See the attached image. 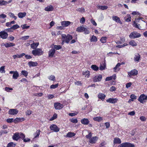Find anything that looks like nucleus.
<instances>
[{
    "instance_id": "obj_29",
    "label": "nucleus",
    "mask_w": 147,
    "mask_h": 147,
    "mask_svg": "<svg viewBox=\"0 0 147 147\" xmlns=\"http://www.w3.org/2000/svg\"><path fill=\"white\" fill-rule=\"evenodd\" d=\"M26 15V12H20L18 14V16L20 18H22L24 17Z\"/></svg>"
},
{
    "instance_id": "obj_50",
    "label": "nucleus",
    "mask_w": 147,
    "mask_h": 147,
    "mask_svg": "<svg viewBox=\"0 0 147 147\" xmlns=\"http://www.w3.org/2000/svg\"><path fill=\"white\" fill-rule=\"evenodd\" d=\"M21 73L22 74L25 76H28V72L26 71L23 70L21 71Z\"/></svg>"
},
{
    "instance_id": "obj_3",
    "label": "nucleus",
    "mask_w": 147,
    "mask_h": 147,
    "mask_svg": "<svg viewBox=\"0 0 147 147\" xmlns=\"http://www.w3.org/2000/svg\"><path fill=\"white\" fill-rule=\"evenodd\" d=\"M138 100L140 102L143 103L146 102V100H147V96L144 94L141 95L138 99Z\"/></svg>"
},
{
    "instance_id": "obj_25",
    "label": "nucleus",
    "mask_w": 147,
    "mask_h": 147,
    "mask_svg": "<svg viewBox=\"0 0 147 147\" xmlns=\"http://www.w3.org/2000/svg\"><path fill=\"white\" fill-rule=\"evenodd\" d=\"M28 64L30 67L36 66L37 65L38 63L36 62H32L31 61L28 62Z\"/></svg>"
},
{
    "instance_id": "obj_46",
    "label": "nucleus",
    "mask_w": 147,
    "mask_h": 147,
    "mask_svg": "<svg viewBox=\"0 0 147 147\" xmlns=\"http://www.w3.org/2000/svg\"><path fill=\"white\" fill-rule=\"evenodd\" d=\"M0 72L1 73H5V66H2L0 68Z\"/></svg>"
},
{
    "instance_id": "obj_37",
    "label": "nucleus",
    "mask_w": 147,
    "mask_h": 147,
    "mask_svg": "<svg viewBox=\"0 0 147 147\" xmlns=\"http://www.w3.org/2000/svg\"><path fill=\"white\" fill-rule=\"evenodd\" d=\"M91 67L94 71H97L98 69V67L95 65H92Z\"/></svg>"
},
{
    "instance_id": "obj_21",
    "label": "nucleus",
    "mask_w": 147,
    "mask_h": 147,
    "mask_svg": "<svg viewBox=\"0 0 147 147\" xmlns=\"http://www.w3.org/2000/svg\"><path fill=\"white\" fill-rule=\"evenodd\" d=\"M81 123L84 125H88L89 123V121L88 119L84 118L81 120Z\"/></svg>"
},
{
    "instance_id": "obj_47",
    "label": "nucleus",
    "mask_w": 147,
    "mask_h": 147,
    "mask_svg": "<svg viewBox=\"0 0 147 147\" xmlns=\"http://www.w3.org/2000/svg\"><path fill=\"white\" fill-rule=\"evenodd\" d=\"M57 117V115L56 113H55L53 115V117L50 118V121H53L56 119Z\"/></svg>"
},
{
    "instance_id": "obj_11",
    "label": "nucleus",
    "mask_w": 147,
    "mask_h": 147,
    "mask_svg": "<svg viewBox=\"0 0 147 147\" xmlns=\"http://www.w3.org/2000/svg\"><path fill=\"white\" fill-rule=\"evenodd\" d=\"M18 111L16 109H10L9 111V114L10 115H16L18 113Z\"/></svg>"
},
{
    "instance_id": "obj_18",
    "label": "nucleus",
    "mask_w": 147,
    "mask_h": 147,
    "mask_svg": "<svg viewBox=\"0 0 147 147\" xmlns=\"http://www.w3.org/2000/svg\"><path fill=\"white\" fill-rule=\"evenodd\" d=\"M140 57V55L138 53H136L134 57V60L135 61H138Z\"/></svg>"
},
{
    "instance_id": "obj_35",
    "label": "nucleus",
    "mask_w": 147,
    "mask_h": 147,
    "mask_svg": "<svg viewBox=\"0 0 147 147\" xmlns=\"http://www.w3.org/2000/svg\"><path fill=\"white\" fill-rule=\"evenodd\" d=\"M129 44L130 45L133 46H136L137 45V44L133 40L130 41Z\"/></svg>"
},
{
    "instance_id": "obj_36",
    "label": "nucleus",
    "mask_w": 147,
    "mask_h": 147,
    "mask_svg": "<svg viewBox=\"0 0 147 147\" xmlns=\"http://www.w3.org/2000/svg\"><path fill=\"white\" fill-rule=\"evenodd\" d=\"M16 146V144L11 142L9 143L7 145V147H14Z\"/></svg>"
},
{
    "instance_id": "obj_56",
    "label": "nucleus",
    "mask_w": 147,
    "mask_h": 147,
    "mask_svg": "<svg viewBox=\"0 0 147 147\" xmlns=\"http://www.w3.org/2000/svg\"><path fill=\"white\" fill-rule=\"evenodd\" d=\"M54 47L56 50H59L61 48V47L60 45H55Z\"/></svg>"
},
{
    "instance_id": "obj_34",
    "label": "nucleus",
    "mask_w": 147,
    "mask_h": 147,
    "mask_svg": "<svg viewBox=\"0 0 147 147\" xmlns=\"http://www.w3.org/2000/svg\"><path fill=\"white\" fill-rule=\"evenodd\" d=\"M131 17L129 15H127V17L124 18V20L127 22L131 21Z\"/></svg>"
},
{
    "instance_id": "obj_32",
    "label": "nucleus",
    "mask_w": 147,
    "mask_h": 147,
    "mask_svg": "<svg viewBox=\"0 0 147 147\" xmlns=\"http://www.w3.org/2000/svg\"><path fill=\"white\" fill-rule=\"evenodd\" d=\"M40 132L41 131L40 130H37L35 133L34 134V138H38L40 134Z\"/></svg>"
},
{
    "instance_id": "obj_13",
    "label": "nucleus",
    "mask_w": 147,
    "mask_h": 147,
    "mask_svg": "<svg viewBox=\"0 0 147 147\" xmlns=\"http://www.w3.org/2000/svg\"><path fill=\"white\" fill-rule=\"evenodd\" d=\"M113 20L119 23L120 24H122V22H121L119 17L116 16H113L112 17Z\"/></svg>"
},
{
    "instance_id": "obj_23",
    "label": "nucleus",
    "mask_w": 147,
    "mask_h": 147,
    "mask_svg": "<svg viewBox=\"0 0 147 147\" xmlns=\"http://www.w3.org/2000/svg\"><path fill=\"white\" fill-rule=\"evenodd\" d=\"M24 120V118H16L13 120V122L15 123H16L18 122L23 121Z\"/></svg>"
},
{
    "instance_id": "obj_5",
    "label": "nucleus",
    "mask_w": 147,
    "mask_h": 147,
    "mask_svg": "<svg viewBox=\"0 0 147 147\" xmlns=\"http://www.w3.org/2000/svg\"><path fill=\"white\" fill-rule=\"evenodd\" d=\"M50 129L55 132H58L59 131V128L58 127L57 125L55 124L51 125L50 127Z\"/></svg>"
},
{
    "instance_id": "obj_28",
    "label": "nucleus",
    "mask_w": 147,
    "mask_h": 147,
    "mask_svg": "<svg viewBox=\"0 0 147 147\" xmlns=\"http://www.w3.org/2000/svg\"><path fill=\"white\" fill-rule=\"evenodd\" d=\"M85 27L83 26L79 27L77 28L76 31H77L78 32H83Z\"/></svg>"
},
{
    "instance_id": "obj_57",
    "label": "nucleus",
    "mask_w": 147,
    "mask_h": 147,
    "mask_svg": "<svg viewBox=\"0 0 147 147\" xmlns=\"http://www.w3.org/2000/svg\"><path fill=\"white\" fill-rule=\"evenodd\" d=\"M13 89L12 88H10L7 87H6L5 88V90L7 91V92H10V90H12Z\"/></svg>"
},
{
    "instance_id": "obj_8",
    "label": "nucleus",
    "mask_w": 147,
    "mask_h": 147,
    "mask_svg": "<svg viewBox=\"0 0 147 147\" xmlns=\"http://www.w3.org/2000/svg\"><path fill=\"white\" fill-rule=\"evenodd\" d=\"M125 64V63L124 62H122L121 63H118L116 65V66L113 68L114 71L115 72H117L118 71H119L120 69L119 67L121 65L124 64Z\"/></svg>"
},
{
    "instance_id": "obj_54",
    "label": "nucleus",
    "mask_w": 147,
    "mask_h": 147,
    "mask_svg": "<svg viewBox=\"0 0 147 147\" xmlns=\"http://www.w3.org/2000/svg\"><path fill=\"white\" fill-rule=\"evenodd\" d=\"M70 121L74 123H76L78 122V120L77 119H72L70 120Z\"/></svg>"
},
{
    "instance_id": "obj_20",
    "label": "nucleus",
    "mask_w": 147,
    "mask_h": 147,
    "mask_svg": "<svg viewBox=\"0 0 147 147\" xmlns=\"http://www.w3.org/2000/svg\"><path fill=\"white\" fill-rule=\"evenodd\" d=\"M4 45L6 48L11 47H13L15 45V44L13 43L9 42V43H5L4 44Z\"/></svg>"
},
{
    "instance_id": "obj_15",
    "label": "nucleus",
    "mask_w": 147,
    "mask_h": 147,
    "mask_svg": "<svg viewBox=\"0 0 147 147\" xmlns=\"http://www.w3.org/2000/svg\"><path fill=\"white\" fill-rule=\"evenodd\" d=\"M55 51V50L54 49H51L50 50L49 52V56L50 57H53Z\"/></svg>"
},
{
    "instance_id": "obj_30",
    "label": "nucleus",
    "mask_w": 147,
    "mask_h": 147,
    "mask_svg": "<svg viewBox=\"0 0 147 147\" xmlns=\"http://www.w3.org/2000/svg\"><path fill=\"white\" fill-rule=\"evenodd\" d=\"M121 143V140L118 138H115L114 139V144H120Z\"/></svg>"
},
{
    "instance_id": "obj_41",
    "label": "nucleus",
    "mask_w": 147,
    "mask_h": 147,
    "mask_svg": "<svg viewBox=\"0 0 147 147\" xmlns=\"http://www.w3.org/2000/svg\"><path fill=\"white\" fill-rule=\"evenodd\" d=\"M9 15L11 18H14L15 20H16L17 19V17L14 16L13 13L10 12L9 13Z\"/></svg>"
},
{
    "instance_id": "obj_10",
    "label": "nucleus",
    "mask_w": 147,
    "mask_h": 147,
    "mask_svg": "<svg viewBox=\"0 0 147 147\" xmlns=\"http://www.w3.org/2000/svg\"><path fill=\"white\" fill-rule=\"evenodd\" d=\"M54 107L57 109H60L63 107V105L59 103L56 102L54 104Z\"/></svg>"
},
{
    "instance_id": "obj_7",
    "label": "nucleus",
    "mask_w": 147,
    "mask_h": 147,
    "mask_svg": "<svg viewBox=\"0 0 147 147\" xmlns=\"http://www.w3.org/2000/svg\"><path fill=\"white\" fill-rule=\"evenodd\" d=\"M9 74H13L12 78L13 79H17L19 76L18 73L17 71H10L9 72Z\"/></svg>"
},
{
    "instance_id": "obj_45",
    "label": "nucleus",
    "mask_w": 147,
    "mask_h": 147,
    "mask_svg": "<svg viewBox=\"0 0 147 147\" xmlns=\"http://www.w3.org/2000/svg\"><path fill=\"white\" fill-rule=\"evenodd\" d=\"M7 4V1L3 0H0V5H5Z\"/></svg>"
},
{
    "instance_id": "obj_61",
    "label": "nucleus",
    "mask_w": 147,
    "mask_h": 147,
    "mask_svg": "<svg viewBox=\"0 0 147 147\" xmlns=\"http://www.w3.org/2000/svg\"><path fill=\"white\" fill-rule=\"evenodd\" d=\"M25 136L22 133H20V138H22L23 140L25 137Z\"/></svg>"
},
{
    "instance_id": "obj_19",
    "label": "nucleus",
    "mask_w": 147,
    "mask_h": 147,
    "mask_svg": "<svg viewBox=\"0 0 147 147\" xmlns=\"http://www.w3.org/2000/svg\"><path fill=\"white\" fill-rule=\"evenodd\" d=\"M71 23V22L68 21H63L61 22V25L63 26L67 27Z\"/></svg>"
},
{
    "instance_id": "obj_59",
    "label": "nucleus",
    "mask_w": 147,
    "mask_h": 147,
    "mask_svg": "<svg viewBox=\"0 0 147 147\" xmlns=\"http://www.w3.org/2000/svg\"><path fill=\"white\" fill-rule=\"evenodd\" d=\"M92 136V134L90 132L88 134V135H86V138L89 139L90 140V138H91V137Z\"/></svg>"
},
{
    "instance_id": "obj_48",
    "label": "nucleus",
    "mask_w": 147,
    "mask_h": 147,
    "mask_svg": "<svg viewBox=\"0 0 147 147\" xmlns=\"http://www.w3.org/2000/svg\"><path fill=\"white\" fill-rule=\"evenodd\" d=\"M23 30L24 29H28L29 28L30 26H27L26 24L22 25L21 26Z\"/></svg>"
},
{
    "instance_id": "obj_9",
    "label": "nucleus",
    "mask_w": 147,
    "mask_h": 147,
    "mask_svg": "<svg viewBox=\"0 0 147 147\" xmlns=\"http://www.w3.org/2000/svg\"><path fill=\"white\" fill-rule=\"evenodd\" d=\"M138 74V71L135 69L131 70L130 72L128 73V75L130 76H136Z\"/></svg>"
},
{
    "instance_id": "obj_14",
    "label": "nucleus",
    "mask_w": 147,
    "mask_h": 147,
    "mask_svg": "<svg viewBox=\"0 0 147 147\" xmlns=\"http://www.w3.org/2000/svg\"><path fill=\"white\" fill-rule=\"evenodd\" d=\"M102 78V76L101 75L96 76L94 78L93 81L94 82L100 81Z\"/></svg>"
},
{
    "instance_id": "obj_16",
    "label": "nucleus",
    "mask_w": 147,
    "mask_h": 147,
    "mask_svg": "<svg viewBox=\"0 0 147 147\" xmlns=\"http://www.w3.org/2000/svg\"><path fill=\"white\" fill-rule=\"evenodd\" d=\"M72 36L68 34L67 35L66 39L64 40L65 41L66 43H68L70 41V40L72 39Z\"/></svg>"
},
{
    "instance_id": "obj_4",
    "label": "nucleus",
    "mask_w": 147,
    "mask_h": 147,
    "mask_svg": "<svg viewBox=\"0 0 147 147\" xmlns=\"http://www.w3.org/2000/svg\"><path fill=\"white\" fill-rule=\"evenodd\" d=\"M117 147H135V146L130 143L126 142L122 143Z\"/></svg>"
},
{
    "instance_id": "obj_2",
    "label": "nucleus",
    "mask_w": 147,
    "mask_h": 147,
    "mask_svg": "<svg viewBox=\"0 0 147 147\" xmlns=\"http://www.w3.org/2000/svg\"><path fill=\"white\" fill-rule=\"evenodd\" d=\"M141 36V34L136 32H132L129 35V37L131 38H139Z\"/></svg>"
},
{
    "instance_id": "obj_58",
    "label": "nucleus",
    "mask_w": 147,
    "mask_h": 147,
    "mask_svg": "<svg viewBox=\"0 0 147 147\" xmlns=\"http://www.w3.org/2000/svg\"><path fill=\"white\" fill-rule=\"evenodd\" d=\"M105 65H104L103 66L102 65H100V66L99 67L100 70H103L105 69Z\"/></svg>"
},
{
    "instance_id": "obj_42",
    "label": "nucleus",
    "mask_w": 147,
    "mask_h": 147,
    "mask_svg": "<svg viewBox=\"0 0 147 147\" xmlns=\"http://www.w3.org/2000/svg\"><path fill=\"white\" fill-rule=\"evenodd\" d=\"M99 8L102 10L106 9L108 8V7L107 6H99Z\"/></svg>"
},
{
    "instance_id": "obj_43",
    "label": "nucleus",
    "mask_w": 147,
    "mask_h": 147,
    "mask_svg": "<svg viewBox=\"0 0 147 147\" xmlns=\"http://www.w3.org/2000/svg\"><path fill=\"white\" fill-rule=\"evenodd\" d=\"M107 38L106 37H102L100 39V41L102 43H105L106 42Z\"/></svg>"
},
{
    "instance_id": "obj_64",
    "label": "nucleus",
    "mask_w": 147,
    "mask_h": 147,
    "mask_svg": "<svg viewBox=\"0 0 147 147\" xmlns=\"http://www.w3.org/2000/svg\"><path fill=\"white\" fill-rule=\"evenodd\" d=\"M116 90V88L114 86H112L110 88V90L111 91L113 92L115 91Z\"/></svg>"
},
{
    "instance_id": "obj_52",
    "label": "nucleus",
    "mask_w": 147,
    "mask_h": 147,
    "mask_svg": "<svg viewBox=\"0 0 147 147\" xmlns=\"http://www.w3.org/2000/svg\"><path fill=\"white\" fill-rule=\"evenodd\" d=\"M49 79L51 80L54 81L55 80V77L53 75H51L49 77Z\"/></svg>"
},
{
    "instance_id": "obj_38",
    "label": "nucleus",
    "mask_w": 147,
    "mask_h": 147,
    "mask_svg": "<svg viewBox=\"0 0 147 147\" xmlns=\"http://www.w3.org/2000/svg\"><path fill=\"white\" fill-rule=\"evenodd\" d=\"M91 42H96L97 41V38L95 36L93 35L92 37L90 39Z\"/></svg>"
},
{
    "instance_id": "obj_27",
    "label": "nucleus",
    "mask_w": 147,
    "mask_h": 147,
    "mask_svg": "<svg viewBox=\"0 0 147 147\" xmlns=\"http://www.w3.org/2000/svg\"><path fill=\"white\" fill-rule=\"evenodd\" d=\"M39 43H34V42L33 44H32L31 45V47L33 49H36L38 46L39 45Z\"/></svg>"
},
{
    "instance_id": "obj_63",
    "label": "nucleus",
    "mask_w": 147,
    "mask_h": 147,
    "mask_svg": "<svg viewBox=\"0 0 147 147\" xmlns=\"http://www.w3.org/2000/svg\"><path fill=\"white\" fill-rule=\"evenodd\" d=\"M14 37L12 36H10L8 38V39L9 41H12L14 39Z\"/></svg>"
},
{
    "instance_id": "obj_1",
    "label": "nucleus",
    "mask_w": 147,
    "mask_h": 147,
    "mask_svg": "<svg viewBox=\"0 0 147 147\" xmlns=\"http://www.w3.org/2000/svg\"><path fill=\"white\" fill-rule=\"evenodd\" d=\"M43 51L40 49H36L33 50L32 51V53L34 56H39L42 54Z\"/></svg>"
},
{
    "instance_id": "obj_12",
    "label": "nucleus",
    "mask_w": 147,
    "mask_h": 147,
    "mask_svg": "<svg viewBox=\"0 0 147 147\" xmlns=\"http://www.w3.org/2000/svg\"><path fill=\"white\" fill-rule=\"evenodd\" d=\"M118 100L116 98H110L107 99L106 101L107 102L112 103H115L117 102Z\"/></svg>"
},
{
    "instance_id": "obj_31",
    "label": "nucleus",
    "mask_w": 147,
    "mask_h": 147,
    "mask_svg": "<svg viewBox=\"0 0 147 147\" xmlns=\"http://www.w3.org/2000/svg\"><path fill=\"white\" fill-rule=\"evenodd\" d=\"M98 98L101 100H104L106 97V96L103 94L99 93L98 95Z\"/></svg>"
},
{
    "instance_id": "obj_49",
    "label": "nucleus",
    "mask_w": 147,
    "mask_h": 147,
    "mask_svg": "<svg viewBox=\"0 0 147 147\" xmlns=\"http://www.w3.org/2000/svg\"><path fill=\"white\" fill-rule=\"evenodd\" d=\"M4 30L5 32L7 31L9 32H12L13 31L11 27L10 28L5 29Z\"/></svg>"
},
{
    "instance_id": "obj_60",
    "label": "nucleus",
    "mask_w": 147,
    "mask_h": 147,
    "mask_svg": "<svg viewBox=\"0 0 147 147\" xmlns=\"http://www.w3.org/2000/svg\"><path fill=\"white\" fill-rule=\"evenodd\" d=\"M80 22L83 24L85 22V18L84 17H82L80 20Z\"/></svg>"
},
{
    "instance_id": "obj_6",
    "label": "nucleus",
    "mask_w": 147,
    "mask_h": 147,
    "mask_svg": "<svg viewBox=\"0 0 147 147\" xmlns=\"http://www.w3.org/2000/svg\"><path fill=\"white\" fill-rule=\"evenodd\" d=\"M8 36V34L4 30L0 32V36L3 39L7 38Z\"/></svg>"
},
{
    "instance_id": "obj_53",
    "label": "nucleus",
    "mask_w": 147,
    "mask_h": 147,
    "mask_svg": "<svg viewBox=\"0 0 147 147\" xmlns=\"http://www.w3.org/2000/svg\"><path fill=\"white\" fill-rule=\"evenodd\" d=\"M130 98L131 99L130 100L131 101H133V99H136V96L134 94H132L130 96Z\"/></svg>"
},
{
    "instance_id": "obj_44",
    "label": "nucleus",
    "mask_w": 147,
    "mask_h": 147,
    "mask_svg": "<svg viewBox=\"0 0 147 147\" xmlns=\"http://www.w3.org/2000/svg\"><path fill=\"white\" fill-rule=\"evenodd\" d=\"M11 27L13 30L19 28L20 26L18 24H15L11 26Z\"/></svg>"
},
{
    "instance_id": "obj_33",
    "label": "nucleus",
    "mask_w": 147,
    "mask_h": 147,
    "mask_svg": "<svg viewBox=\"0 0 147 147\" xmlns=\"http://www.w3.org/2000/svg\"><path fill=\"white\" fill-rule=\"evenodd\" d=\"M75 135V134L73 132H68L67 135V137L70 138L74 136Z\"/></svg>"
},
{
    "instance_id": "obj_40",
    "label": "nucleus",
    "mask_w": 147,
    "mask_h": 147,
    "mask_svg": "<svg viewBox=\"0 0 147 147\" xmlns=\"http://www.w3.org/2000/svg\"><path fill=\"white\" fill-rule=\"evenodd\" d=\"M83 32H84V33L86 34H89L90 32V31L86 27H85Z\"/></svg>"
},
{
    "instance_id": "obj_17",
    "label": "nucleus",
    "mask_w": 147,
    "mask_h": 147,
    "mask_svg": "<svg viewBox=\"0 0 147 147\" xmlns=\"http://www.w3.org/2000/svg\"><path fill=\"white\" fill-rule=\"evenodd\" d=\"M20 138V133H15L13 136V138L16 140H18Z\"/></svg>"
},
{
    "instance_id": "obj_22",
    "label": "nucleus",
    "mask_w": 147,
    "mask_h": 147,
    "mask_svg": "<svg viewBox=\"0 0 147 147\" xmlns=\"http://www.w3.org/2000/svg\"><path fill=\"white\" fill-rule=\"evenodd\" d=\"M53 9V7L51 5H50L46 7L45 9V10L46 11H51Z\"/></svg>"
},
{
    "instance_id": "obj_51",
    "label": "nucleus",
    "mask_w": 147,
    "mask_h": 147,
    "mask_svg": "<svg viewBox=\"0 0 147 147\" xmlns=\"http://www.w3.org/2000/svg\"><path fill=\"white\" fill-rule=\"evenodd\" d=\"M58 86V84H57L55 85H52L50 86V88L51 89H54L57 88Z\"/></svg>"
},
{
    "instance_id": "obj_55",
    "label": "nucleus",
    "mask_w": 147,
    "mask_h": 147,
    "mask_svg": "<svg viewBox=\"0 0 147 147\" xmlns=\"http://www.w3.org/2000/svg\"><path fill=\"white\" fill-rule=\"evenodd\" d=\"M29 36H24L22 37L21 38V39H22L23 40H25L28 39L29 38Z\"/></svg>"
},
{
    "instance_id": "obj_26",
    "label": "nucleus",
    "mask_w": 147,
    "mask_h": 147,
    "mask_svg": "<svg viewBox=\"0 0 147 147\" xmlns=\"http://www.w3.org/2000/svg\"><path fill=\"white\" fill-rule=\"evenodd\" d=\"M93 120L95 121H96L98 122L101 121L103 119L102 117H96L93 118Z\"/></svg>"
},
{
    "instance_id": "obj_39",
    "label": "nucleus",
    "mask_w": 147,
    "mask_h": 147,
    "mask_svg": "<svg viewBox=\"0 0 147 147\" xmlns=\"http://www.w3.org/2000/svg\"><path fill=\"white\" fill-rule=\"evenodd\" d=\"M77 11L80 12H85V9L83 7L79 8L76 9Z\"/></svg>"
},
{
    "instance_id": "obj_24",
    "label": "nucleus",
    "mask_w": 147,
    "mask_h": 147,
    "mask_svg": "<svg viewBox=\"0 0 147 147\" xmlns=\"http://www.w3.org/2000/svg\"><path fill=\"white\" fill-rule=\"evenodd\" d=\"M97 137H93L91 138L89 140V142L90 143L93 144L94 143L96 142L97 140Z\"/></svg>"
},
{
    "instance_id": "obj_62",
    "label": "nucleus",
    "mask_w": 147,
    "mask_h": 147,
    "mask_svg": "<svg viewBox=\"0 0 147 147\" xmlns=\"http://www.w3.org/2000/svg\"><path fill=\"white\" fill-rule=\"evenodd\" d=\"M140 119L142 121H145L146 120V117L144 116H142L140 117Z\"/></svg>"
}]
</instances>
